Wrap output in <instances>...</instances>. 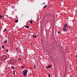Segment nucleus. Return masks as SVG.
Wrapping results in <instances>:
<instances>
[{
	"label": "nucleus",
	"instance_id": "f257e3e1",
	"mask_svg": "<svg viewBox=\"0 0 77 77\" xmlns=\"http://www.w3.org/2000/svg\"><path fill=\"white\" fill-rule=\"evenodd\" d=\"M27 72H28V71L27 70H25V71L23 72V75L25 76V77L26 75H27Z\"/></svg>",
	"mask_w": 77,
	"mask_h": 77
},
{
	"label": "nucleus",
	"instance_id": "f03ea898",
	"mask_svg": "<svg viewBox=\"0 0 77 77\" xmlns=\"http://www.w3.org/2000/svg\"><path fill=\"white\" fill-rule=\"evenodd\" d=\"M51 67V66L50 65L46 67V68H48V69H49V68H50Z\"/></svg>",
	"mask_w": 77,
	"mask_h": 77
},
{
	"label": "nucleus",
	"instance_id": "7ed1b4c3",
	"mask_svg": "<svg viewBox=\"0 0 77 77\" xmlns=\"http://www.w3.org/2000/svg\"><path fill=\"white\" fill-rule=\"evenodd\" d=\"M63 31L64 32H66V31H67V29H66L63 28Z\"/></svg>",
	"mask_w": 77,
	"mask_h": 77
},
{
	"label": "nucleus",
	"instance_id": "20e7f679",
	"mask_svg": "<svg viewBox=\"0 0 77 77\" xmlns=\"http://www.w3.org/2000/svg\"><path fill=\"white\" fill-rule=\"evenodd\" d=\"M68 26H67V25L66 24H65L64 25V28H66Z\"/></svg>",
	"mask_w": 77,
	"mask_h": 77
},
{
	"label": "nucleus",
	"instance_id": "39448f33",
	"mask_svg": "<svg viewBox=\"0 0 77 77\" xmlns=\"http://www.w3.org/2000/svg\"><path fill=\"white\" fill-rule=\"evenodd\" d=\"M32 37H33V38H36L37 37V35H32Z\"/></svg>",
	"mask_w": 77,
	"mask_h": 77
},
{
	"label": "nucleus",
	"instance_id": "423d86ee",
	"mask_svg": "<svg viewBox=\"0 0 77 77\" xmlns=\"http://www.w3.org/2000/svg\"><path fill=\"white\" fill-rule=\"evenodd\" d=\"M24 27H26V28L27 29H29V26H25Z\"/></svg>",
	"mask_w": 77,
	"mask_h": 77
},
{
	"label": "nucleus",
	"instance_id": "0eeeda50",
	"mask_svg": "<svg viewBox=\"0 0 77 77\" xmlns=\"http://www.w3.org/2000/svg\"><path fill=\"white\" fill-rule=\"evenodd\" d=\"M18 20L17 19V20H15V23H18Z\"/></svg>",
	"mask_w": 77,
	"mask_h": 77
},
{
	"label": "nucleus",
	"instance_id": "6e6552de",
	"mask_svg": "<svg viewBox=\"0 0 77 77\" xmlns=\"http://www.w3.org/2000/svg\"><path fill=\"white\" fill-rule=\"evenodd\" d=\"M5 41L4 42V43H7V40L6 39L5 40Z\"/></svg>",
	"mask_w": 77,
	"mask_h": 77
},
{
	"label": "nucleus",
	"instance_id": "1a4fd4ad",
	"mask_svg": "<svg viewBox=\"0 0 77 77\" xmlns=\"http://www.w3.org/2000/svg\"><path fill=\"white\" fill-rule=\"evenodd\" d=\"M30 24H33V22H32V20H31L30 22Z\"/></svg>",
	"mask_w": 77,
	"mask_h": 77
},
{
	"label": "nucleus",
	"instance_id": "9d476101",
	"mask_svg": "<svg viewBox=\"0 0 77 77\" xmlns=\"http://www.w3.org/2000/svg\"><path fill=\"white\" fill-rule=\"evenodd\" d=\"M47 5H45V6H44L43 7V8H44V9H45V8H46V7H47Z\"/></svg>",
	"mask_w": 77,
	"mask_h": 77
},
{
	"label": "nucleus",
	"instance_id": "9b49d317",
	"mask_svg": "<svg viewBox=\"0 0 77 77\" xmlns=\"http://www.w3.org/2000/svg\"><path fill=\"white\" fill-rule=\"evenodd\" d=\"M3 17V15H0V18H2V17Z\"/></svg>",
	"mask_w": 77,
	"mask_h": 77
},
{
	"label": "nucleus",
	"instance_id": "f8f14e48",
	"mask_svg": "<svg viewBox=\"0 0 77 77\" xmlns=\"http://www.w3.org/2000/svg\"><path fill=\"white\" fill-rule=\"evenodd\" d=\"M2 48H3L4 49H5V46H4V45H2Z\"/></svg>",
	"mask_w": 77,
	"mask_h": 77
},
{
	"label": "nucleus",
	"instance_id": "ddd939ff",
	"mask_svg": "<svg viewBox=\"0 0 77 77\" xmlns=\"http://www.w3.org/2000/svg\"><path fill=\"white\" fill-rule=\"evenodd\" d=\"M33 68H34V69L36 68V66H35V65H34Z\"/></svg>",
	"mask_w": 77,
	"mask_h": 77
},
{
	"label": "nucleus",
	"instance_id": "4468645a",
	"mask_svg": "<svg viewBox=\"0 0 77 77\" xmlns=\"http://www.w3.org/2000/svg\"><path fill=\"white\" fill-rule=\"evenodd\" d=\"M11 68H12V69H14V67L12 66H11Z\"/></svg>",
	"mask_w": 77,
	"mask_h": 77
},
{
	"label": "nucleus",
	"instance_id": "2eb2a0df",
	"mask_svg": "<svg viewBox=\"0 0 77 77\" xmlns=\"http://www.w3.org/2000/svg\"><path fill=\"white\" fill-rule=\"evenodd\" d=\"M18 60H21V59L19 58L18 59Z\"/></svg>",
	"mask_w": 77,
	"mask_h": 77
},
{
	"label": "nucleus",
	"instance_id": "dca6fc26",
	"mask_svg": "<svg viewBox=\"0 0 77 77\" xmlns=\"http://www.w3.org/2000/svg\"><path fill=\"white\" fill-rule=\"evenodd\" d=\"M48 77H51L50 74H49L48 75Z\"/></svg>",
	"mask_w": 77,
	"mask_h": 77
},
{
	"label": "nucleus",
	"instance_id": "f3484780",
	"mask_svg": "<svg viewBox=\"0 0 77 77\" xmlns=\"http://www.w3.org/2000/svg\"><path fill=\"white\" fill-rule=\"evenodd\" d=\"M13 74H14V75H15V71H13Z\"/></svg>",
	"mask_w": 77,
	"mask_h": 77
},
{
	"label": "nucleus",
	"instance_id": "a211bd4d",
	"mask_svg": "<svg viewBox=\"0 0 77 77\" xmlns=\"http://www.w3.org/2000/svg\"><path fill=\"white\" fill-rule=\"evenodd\" d=\"M21 68H22V69L24 68V67L23 66H22Z\"/></svg>",
	"mask_w": 77,
	"mask_h": 77
},
{
	"label": "nucleus",
	"instance_id": "6ab92c4d",
	"mask_svg": "<svg viewBox=\"0 0 77 77\" xmlns=\"http://www.w3.org/2000/svg\"><path fill=\"white\" fill-rule=\"evenodd\" d=\"M58 34H60V32H58Z\"/></svg>",
	"mask_w": 77,
	"mask_h": 77
},
{
	"label": "nucleus",
	"instance_id": "aec40b11",
	"mask_svg": "<svg viewBox=\"0 0 77 77\" xmlns=\"http://www.w3.org/2000/svg\"><path fill=\"white\" fill-rule=\"evenodd\" d=\"M6 29H5L4 30V32H6Z\"/></svg>",
	"mask_w": 77,
	"mask_h": 77
},
{
	"label": "nucleus",
	"instance_id": "412c9836",
	"mask_svg": "<svg viewBox=\"0 0 77 77\" xmlns=\"http://www.w3.org/2000/svg\"><path fill=\"white\" fill-rule=\"evenodd\" d=\"M6 52H8V50H6Z\"/></svg>",
	"mask_w": 77,
	"mask_h": 77
},
{
	"label": "nucleus",
	"instance_id": "4be33fe9",
	"mask_svg": "<svg viewBox=\"0 0 77 77\" xmlns=\"http://www.w3.org/2000/svg\"><path fill=\"white\" fill-rule=\"evenodd\" d=\"M16 51H17V52L18 51V50H17V49H16Z\"/></svg>",
	"mask_w": 77,
	"mask_h": 77
},
{
	"label": "nucleus",
	"instance_id": "5701e85b",
	"mask_svg": "<svg viewBox=\"0 0 77 77\" xmlns=\"http://www.w3.org/2000/svg\"><path fill=\"white\" fill-rule=\"evenodd\" d=\"M4 57H5L6 58V56H4Z\"/></svg>",
	"mask_w": 77,
	"mask_h": 77
},
{
	"label": "nucleus",
	"instance_id": "b1692460",
	"mask_svg": "<svg viewBox=\"0 0 77 77\" xmlns=\"http://www.w3.org/2000/svg\"><path fill=\"white\" fill-rule=\"evenodd\" d=\"M43 4L44 5H45V3H43Z\"/></svg>",
	"mask_w": 77,
	"mask_h": 77
},
{
	"label": "nucleus",
	"instance_id": "393cba45",
	"mask_svg": "<svg viewBox=\"0 0 77 77\" xmlns=\"http://www.w3.org/2000/svg\"><path fill=\"white\" fill-rule=\"evenodd\" d=\"M76 58H77V55H76Z\"/></svg>",
	"mask_w": 77,
	"mask_h": 77
},
{
	"label": "nucleus",
	"instance_id": "a878e982",
	"mask_svg": "<svg viewBox=\"0 0 77 77\" xmlns=\"http://www.w3.org/2000/svg\"><path fill=\"white\" fill-rule=\"evenodd\" d=\"M69 29H70V26H69Z\"/></svg>",
	"mask_w": 77,
	"mask_h": 77
},
{
	"label": "nucleus",
	"instance_id": "bb28decb",
	"mask_svg": "<svg viewBox=\"0 0 77 77\" xmlns=\"http://www.w3.org/2000/svg\"><path fill=\"white\" fill-rule=\"evenodd\" d=\"M24 55H25V56H26V54H24Z\"/></svg>",
	"mask_w": 77,
	"mask_h": 77
},
{
	"label": "nucleus",
	"instance_id": "cd10ccee",
	"mask_svg": "<svg viewBox=\"0 0 77 77\" xmlns=\"http://www.w3.org/2000/svg\"><path fill=\"white\" fill-rule=\"evenodd\" d=\"M7 17H8V15H7Z\"/></svg>",
	"mask_w": 77,
	"mask_h": 77
},
{
	"label": "nucleus",
	"instance_id": "c85d7f7f",
	"mask_svg": "<svg viewBox=\"0 0 77 77\" xmlns=\"http://www.w3.org/2000/svg\"><path fill=\"white\" fill-rule=\"evenodd\" d=\"M77 69V68H76V69Z\"/></svg>",
	"mask_w": 77,
	"mask_h": 77
},
{
	"label": "nucleus",
	"instance_id": "c756f323",
	"mask_svg": "<svg viewBox=\"0 0 77 77\" xmlns=\"http://www.w3.org/2000/svg\"><path fill=\"white\" fill-rule=\"evenodd\" d=\"M77 69V68H76V69Z\"/></svg>",
	"mask_w": 77,
	"mask_h": 77
}]
</instances>
